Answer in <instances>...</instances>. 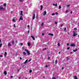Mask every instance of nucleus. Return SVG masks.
I'll return each instance as SVG.
<instances>
[{
  "mask_svg": "<svg viewBox=\"0 0 79 79\" xmlns=\"http://www.w3.org/2000/svg\"><path fill=\"white\" fill-rule=\"evenodd\" d=\"M19 79H21V77H19Z\"/></svg>",
  "mask_w": 79,
  "mask_h": 79,
  "instance_id": "obj_46",
  "label": "nucleus"
},
{
  "mask_svg": "<svg viewBox=\"0 0 79 79\" xmlns=\"http://www.w3.org/2000/svg\"><path fill=\"white\" fill-rule=\"evenodd\" d=\"M24 1V0H19V2H23Z\"/></svg>",
  "mask_w": 79,
  "mask_h": 79,
  "instance_id": "obj_23",
  "label": "nucleus"
},
{
  "mask_svg": "<svg viewBox=\"0 0 79 79\" xmlns=\"http://www.w3.org/2000/svg\"><path fill=\"white\" fill-rule=\"evenodd\" d=\"M70 46L71 47H76V46H75V44H71L70 45Z\"/></svg>",
  "mask_w": 79,
  "mask_h": 79,
  "instance_id": "obj_6",
  "label": "nucleus"
},
{
  "mask_svg": "<svg viewBox=\"0 0 79 79\" xmlns=\"http://www.w3.org/2000/svg\"><path fill=\"white\" fill-rule=\"evenodd\" d=\"M8 45V47H10V46H11V44H10V43H9Z\"/></svg>",
  "mask_w": 79,
  "mask_h": 79,
  "instance_id": "obj_15",
  "label": "nucleus"
},
{
  "mask_svg": "<svg viewBox=\"0 0 79 79\" xmlns=\"http://www.w3.org/2000/svg\"><path fill=\"white\" fill-rule=\"evenodd\" d=\"M13 21H14V22H15V19H13Z\"/></svg>",
  "mask_w": 79,
  "mask_h": 79,
  "instance_id": "obj_42",
  "label": "nucleus"
},
{
  "mask_svg": "<svg viewBox=\"0 0 79 79\" xmlns=\"http://www.w3.org/2000/svg\"><path fill=\"white\" fill-rule=\"evenodd\" d=\"M52 16H54L55 15V13H53L52 14Z\"/></svg>",
  "mask_w": 79,
  "mask_h": 79,
  "instance_id": "obj_31",
  "label": "nucleus"
},
{
  "mask_svg": "<svg viewBox=\"0 0 79 79\" xmlns=\"http://www.w3.org/2000/svg\"><path fill=\"white\" fill-rule=\"evenodd\" d=\"M31 37L32 38L33 40H35V38L33 36H31Z\"/></svg>",
  "mask_w": 79,
  "mask_h": 79,
  "instance_id": "obj_7",
  "label": "nucleus"
},
{
  "mask_svg": "<svg viewBox=\"0 0 79 79\" xmlns=\"http://www.w3.org/2000/svg\"><path fill=\"white\" fill-rule=\"evenodd\" d=\"M23 55H24L25 56V55H26V52H23Z\"/></svg>",
  "mask_w": 79,
  "mask_h": 79,
  "instance_id": "obj_13",
  "label": "nucleus"
},
{
  "mask_svg": "<svg viewBox=\"0 0 79 79\" xmlns=\"http://www.w3.org/2000/svg\"><path fill=\"white\" fill-rule=\"evenodd\" d=\"M25 52H27V55H31V53H30V52H29V51H28L27 49H25Z\"/></svg>",
  "mask_w": 79,
  "mask_h": 79,
  "instance_id": "obj_1",
  "label": "nucleus"
},
{
  "mask_svg": "<svg viewBox=\"0 0 79 79\" xmlns=\"http://www.w3.org/2000/svg\"><path fill=\"white\" fill-rule=\"evenodd\" d=\"M2 44H0V47H2Z\"/></svg>",
  "mask_w": 79,
  "mask_h": 79,
  "instance_id": "obj_29",
  "label": "nucleus"
},
{
  "mask_svg": "<svg viewBox=\"0 0 79 79\" xmlns=\"http://www.w3.org/2000/svg\"><path fill=\"white\" fill-rule=\"evenodd\" d=\"M74 30H75V31H76L77 30V29H76V28H75L74 29Z\"/></svg>",
  "mask_w": 79,
  "mask_h": 79,
  "instance_id": "obj_36",
  "label": "nucleus"
},
{
  "mask_svg": "<svg viewBox=\"0 0 79 79\" xmlns=\"http://www.w3.org/2000/svg\"><path fill=\"white\" fill-rule=\"evenodd\" d=\"M70 13H71V14H72L73 13V11H71L70 12Z\"/></svg>",
  "mask_w": 79,
  "mask_h": 79,
  "instance_id": "obj_47",
  "label": "nucleus"
},
{
  "mask_svg": "<svg viewBox=\"0 0 79 79\" xmlns=\"http://www.w3.org/2000/svg\"><path fill=\"white\" fill-rule=\"evenodd\" d=\"M5 54L4 55V56H6V55L7 54V53H6V52H5Z\"/></svg>",
  "mask_w": 79,
  "mask_h": 79,
  "instance_id": "obj_17",
  "label": "nucleus"
},
{
  "mask_svg": "<svg viewBox=\"0 0 79 79\" xmlns=\"http://www.w3.org/2000/svg\"><path fill=\"white\" fill-rule=\"evenodd\" d=\"M67 6H68V7H69L70 6V5L68 4V5H67Z\"/></svg>",
  "mask_w": 79,
  "mask_h": 79,
  "instance_id": "obj_28",
  "label": "nucleus"
},
{
  "mask_svg": "<svg viewBox=\"0 0 79 79\" xmlns=\"http://www.w3.org/2000/svg\"><path fill=\"white\" fill-rule=\"evenodd\" d=\"M14 43H15V41L13 40L12 41V44H14Z\"/></svg>",
  "mask_w": 79,
  "mask_h": 79,
  "instance_id": "obj_21",
  "label": "nucleus"
},
{
  "mask_svg": "<svg viewBox=\"0 0 79 79\" xmlns=\"http://www.w3.org/2000/svg\"><path fill=\"white\" fill-rule=\"evenodd\" d=\"M55 14H56V15H58V13L57 12H55Z\"/></svg>",
  "mask_w": 79,
  "mask_h": 79,
  "instance_id": "obj_40",
  "label": "nucleus"
},
{
  "mask_svg": "<svg viewBox=\"0 0 79 79\" xmlns=\"http://www.w3.org/2000/svg\"><path fill=\"white\" fill-rule=\"evenodd\" d=\"M32 59H29V60H28V61L29 62H30V61H31V60Z\"/></svg>",
  "mask_w": 79,
  "mask_h": 79,
  "instance_id": "obj_26",
  "label": "nucleus"
},
{
  "mask_svg": "<svg viewBox=\"0 0 79 79\" xmlns=\"http://www.w3.org/2000/svg\"><path fill=\"white\" fill-rule=\"evenodd\" d=\"M77 50H78V49L76 48L75 50H73V51L74 52H76Z\"/></svg>",
  "mask_w": 79,
  "mask_h": 79,
  "instance_id": "obj_8",
  "label": "nucleus"
},
{
  "mask_svg": "<svg viewBox=\"0 0 79 79\" xmlns=\"http://www.w3.org/2000/svg\"><path fill=\"white\" fill-rule=\"evenodd\" d=\"M52 79H56V78L55 77H53Z\"/></svg>",
  "mask_w": 79,
  "mask_h": 79,
  "instance_id": "obj_41",
  "label": "nucleus"
},
{
  "mask_svg": "<svg viewBox=\"0 0 79 79\" xmlns=\"http://www.w3.org/2000/svg\"><path fill=\"white\" fill-rule=\"evenodd\" d=\"M59 53H61V52H59Z\"/></svg>",
  "mask_w": 79,
  "mask_h": 79,
  "instance_id": "obj_64",
  "label": "nucleus"
},
{
  "mask_svg": "<svg viewBox=\"0 0 79 79\" xmlns=\"http://www.w3.org/2000/svg\"><path fill=\"white\" fill-rule=\"evenodd\" d=\"M14 27H16V26L15 25V24H14Z\"/></svg>",
  "mask_w": 79,
  "mask_h": 79,
  "instance_id": "obj_38",
  "label": "nucleus"
},
{
  "mask_svg": "<svg viewBox=\"0 0 79 79\" xmlns=\"http://www.w3.org/2000/svg\"><path fill=\"white\" fill-rule=\"evenodd\" d=\"M20 15L21 16H23V11H21Z\"/></svg>",
  "mask_w": 79,
  "mask_h": 79,
  "instance_id": "obj_14",
  "label": "nucleus"
},
{
  "mask_svg": "<svg viewBox=\"0 0 79 79\" xmlns=\"http://www.w3.org/2000/svg\"><path fill=\"white\" fill-rule=\"evenodd\" d=\"M74 79H77V76H74Z\"/></svg>",
  "mask_w": 79,
  "mask_h": 79,
  "instance_id": "obj_18",
  "label": "nucleus"
},
{
  "mask_svg": "<svg viewBox=\"0 0 79 79\" xmlns=\"http://www.w3.org/2000/svg\"><path fill=\"white\" fill-rule=\"evenodd\" d=\"M46 49H47V48H44L43 49V50H46Z\"/></svg>",
  "mask_w": 79,
  "mask_h": 79,
  "instance_id": "obj_35",
  "label": "nucleus"
},
{
  "mask_svg": "<svg viewBox=\"0 0 79 79\" xmlns=\"http://www.w3.org/2000/svg\"><path fill=\"white\" fill-rule=\"evenodd\" d=\"M66 29V28L65 27L64 28V31H65Z\"/></svg>",
  "mask_w": 79,
  "mask_h": 79,
  "instance_id": "obj_34",
  "label": "nucleus"
},
{
  "mask_svg": "<svg viewBox=\"0 0 79 79\" xmlns=\"http://www.w3.org/2000/svg\"><path fill=\"white\" fill-rule=\"evenodd\" d=\"M0 57H2V56H2V55H0Z\"/></svg>",
  "mask_w": 79,
  "mask_h": 79,
  "instance_id": "obj_45",
  "label": "nucleus"
},
{
  "mask_svg": "<svg viewBox=\"0 0 79 79\" xmlns=\"http://www.w3.org/2000/svg\"><path fill=\"white\" fill-rule=\"evenodd\" d=\"M69 48H70V47H69L67 48V50H69Z\"/></svg>",
  "mask_w": 79,
  "mask_h": 79,
  "instance_id": "obj_32",
  "label": "nucleus"
},
{
  "mask_svg": "<svg viewBox=\"0 0 79 79\" xmlns=\"http://www.w3.org/2000/svg\"><path fill=\"white\" fill-rule=\"evenodd\" d=\"M62 69H64V67H62Z\"/></svg>",
  "mask_w": 79,
  "mask_h": 79,
  "instance_id": "obj_51",
  "label": "nucleus"
},
{
  "mask_svg": "<svg viewBox=\"0 0 79 79\" xmlns=\"http://www.w3.org/2000/svg\"><path fill=\"white\" fill-rule=\"evenodd\" d=\"M29 33V30L28 31V34Z\"/></svg>",
  "mask_w": 79,
  "mask_h": 79,
  "instance_id": "obj_54",
  "label": "nucleus"
},
{
  "mask_svg": "<svg viewBox=\"0 0 79 79\" xmlns=\"http://www.w3.org/2000/svg\"><path fill=\"white\" fill-rule=\"evenodd\" d=\"M48 59H49V60H50V57H48Z\"/></svg>",
  "mask_w": 79,
  "mask_h": 79,
  "instance_id": "obj_55",
  "label": "nucleus"
},
{
  "mask_svg": "<svg viewBox=\"0 0 79 79\" xmlns=\"http://www.w3.org/2000/svg\"><path fill=\"white\" fill-rule=\"evenodd\" d=\"M3 6H6V3H4L3 4Z\"/></svg>",
  "mask_w": 79,
  "mask_h": 79,
  "instance_id": "obj_20",
  "label": "nucleus"
},
{
  "mask_svg": "<svg viewBox=\"0 0 79 79\" xmlns=\"http://www.w3.org/2000/svg\"><path fill=\"white\" fill-rule=\"evenodd\" d=\"M28 61V60L27 59L25 61V62H24L23 63V64H26V63H27V62Z\"/></svg>",
  "mask_w": 79,
  "mask_h": 79,
  "instance_id": "obj_9",
  "label": "nucleus"
},
{
  "mask_svg": "<svg viewBox=\"0 0 79 79\" xmlns=\"http://www.w3.org/2000/svg\"><path fill=\"white\" fill-rule=\"evenodd\" d=\"M35 14H34L33 17V19H35Z\"/></svg>",
  "mask_w": 79,
  "mask_h": 79,
  "instance_id": "obj_12",
  "label": "nucleus"
},
{
  "mask_svg": "<svg viewBox=\"0 0 79 79\" xmlns=\"http://www.w3.org/2000/svg\"><path fill=\"white\" fill-rule=\"evenodd\" d=\"M63 26V24H61V25H60L61 27H62Z\"/></svg>",
  "mask_w": 79,
  "mask_h": 79,
  "instance_id": "obj_33",
  "label": "nucleus"
},
{
  "mask_svg": "<svg viewBox=\"0 0 79 79\" xmlns=\"http://www.w3.org/2000/svg\"><path fill=\"white\" fill-rule=\"evenodd\" d=\"M54 23L55 24H57V22H55Z\"/></svg>",
  "mask_w": 79,
  "mask_h": 79,
  "instance_id": "obj_27",
  "label": "nucleus"
},
{
  "mask_svg": "<svg viewBox=\"0 0 79 79\" xmlns=\"http://www.w3.org/2000/svg\"><path fill=\"white\" fill-rule=\"evenodd\" d=\"M36 18H38V16H36Z\"/></svg>",
  "mask_w": 79,
  "mask_h": 79,
  "instance_id": "obj_59",
  "label": "nucleus"
},
{
  "mask_svg": "<svg viewBox=\"0 0 79 79\" xmlns=\"http://www.w3.org/2000/svg\"><path fill=\"white\" fill-rule=\"evenodd\" d=\"M67 45H69V43H67Z\"/></svg>",
  "mask_w": 79,
  "mask_h": 79,
  "instance_id": "obj_52",
  "label": "nucleus"
},
{
  "mask_svg": "<svg viewBox=\"0 0 79 79\" xmlns=\"http://www.w3.org/2000/svg\"><path fill=\"white\" fill-rule=\"evenodd\" d=\"M0 10H5V8L1 6H0Z\"/></svg>",
  "mask_w": 79,
  "mask_h": 79,
  "instance_id": "obj_3",
  "label": "nucleus"
},
{
  "mask_svg": "<svg viewBox=\"0 0 79 79\" xmlns=\"http://www.w3.org/2000/svg\"><path fill=\"white\" fill-rule=\"evenodd\" d=\"M32 72V70H29V73H31Z\"/></svg>",
  "mask_w": 79,
  "mask_h": 79,
  "instance_id": "obj_22",
  "label": "nucleus"
},
{
  "mask_svg": "<svg viewBox=\"0 0 79 79\" xmlns=\"http://www.w3.org/2000/svg\"><path fill=\"white\" fill-rule=\"evenodd\" d=\"M20 45H23V43H21V44H20Z\"/></svg>",
  "mask_w": 79,
  "mask_h": 79,
  "instance_id": "obj_53",
  "label": "nucleus"
},
{
  "mask_svg": "<svg viewBox=\"0 0 79 79\" xmlns=\"http://www.w3.org/2000/svg\"><path fill=\"white\" fill-rule=\"evenodd\" d=\"M73 37H75L76 35H77V33L76 34V32H75V31H73Z\"/></svg>",
  "mask_w": 79,
  "mask_h": 79,
  "instance_id": "obj_2",
  "label": "nucleus"
},
{
  "mask_svg": "<svg viewBox=\"0 0 79 79\" xmlns=\"http://www.w3.org/2000/svg\"><path fill=\"white\" fill-rule=\"evenodd\" d=\"M43 25H44V22H43V23L41 24V26H43Z\"/></svg>",
  "mask_w": 79,
  "mask_h": 79,
  "instance_id": "obj_24",
  "label": "nucleus"
},
{
  "mask_svg": "<svg viewBox=\"0 0 79 79\" xmlns=\"http://www.w3.org/2000/svg\"><path fill=\"white\" fill-rule=\"evenodd\" d=\"M58 62V60H55V63L56 64H57V62Z\"/></svg>",
  "mask_w": 79,
  "mask_h": 79,
  "instance_id": "obj_16",
  "label": "nucleus"
},
{
  "mask_svg": "<svg viewBox=\"0 0 79 79\" xmlns=\"http://www.w3.org/2000/svg\"><path fill=\"white\" fill-rule=\"evenodd\" d=\"M4 74L5 75H6V74H7V73L6 72V71H4Z\"/></svg>",
  "mask_w": 79,
  "mask_h": 79,
  "instance_id": "obj_11",
  "label": "nucleus"
},
{
  "mask_svg": "<svg viewBox=\"0 0 79 79\" xmlns=\"http://www.w3.org/2000/svg\"><path fill=\"white\" fill-rule=\"evenodd\" d=\"M55 6H57V4L56 3L55 4Z\"/></svg>",
  "mask_w": 79,
  "mask_h": 79,
  "instance_id": "obj_37",
  "label": "nucleus"
},
{
  "mask_svg": "<svg viewBox=\"0 0 79 79\" xmlns=\"http://www.w3.org/2000/svg\"><path fill=\"white\" fill-rule=\"evenodd\" d=\"M59 8L60 9H61V6H60L59 7Z\"/></svg>",
  "mask_w": 79,
  "mask_h": 79,
  "instance_id": "obj_25",
  "label": "nucleus"
},
{
  "mask_svg": "<svg viewBox=\"0 0 79 79\" xmlns=\"http://www.w3.org/2000/svg\"><path fill=\"white\" fill-rule=\"evenodd\" d=\"M42 35H44V33H42Z\"/></svg>",
  "mask_w": 79,
  "mask_h": 79,
  "instance_id": "obj_43",
  "label": "nucleus"
},
{
  "mask_svg": "<svg viewBox=\"0 0 79 79\" xmlns=\"http://www.w3.org/2000/svg\"><path fill=\"white\" fill-rule=\"evenodd\" d=\"M45 68H48V65H46L45 66Z\"/></svg>",
  "mask_w": 79,
  "mask_h": 79,
  "instance_id": "obj_30",
  "label": "nucleus"
},
{
  "mask_svg": "<svg viewBox=\"0 0 79 79\" xmlns=\"http://www.w3.org/2000/svg\"><path fill=\"white\" fill-rule=\"evenodd\" d=\"M10 77L11 78H13V76H11Z\"/></svg>",
  "mask_w": 79,
  "mask_h": 79,
  "instance_id": "obj_49",
  "label": "nucleus"
},
{
  "mask_svg": "<svg viewBox=\"0 0 79 79\" xmlns=\"http://www.w3.org/2000/svg\"><path fill=\"white\" fill-rule=\"evenodd\" d=\"M2 41H1V40H0V43H1Z\"/></svg>",
  "mask_w": 79,
  "mask_h": 79,
  "instance_id": "obj_61",
  "label": "nucleus"
},
{
  "mask_svg": "<svg viewBox=\"0 0 79 79\" xmlns=\"http://www.w3.org/2000/svg\"><path fill=\"white\" fill-rule=\"evenodd\" d=\"M48 35H51V36H53V34H52L50 33H48Z\"/></svg>",
  "mask_w": 79,
  "mask_h": 79,
  "instance_id": "obj_10",
  "label": "nucleus"
},
{
  "mask_svg": "<svg viewBox=\"0 0 79 79\" xmlns=\"http://www.w3.org/2000/svg\"><path fill=\"white\" fill-rule=\"evenodd\" d=\"M27 26L28 27H29V25H27Z\"/></svg>",
  "mask_w": 79,
  "mask_h": 79,
  "instance_id": "obj_58",
  "label": "nucleus"
},
{
  "mask_svg": "<svg viewBox=\"0 0 79 79\" xmlns=\"http://www.w3.org/2000/svg\"><path fill=\"white\" fill-rule=\"evenodd\" d=\"M28 46H30V45H31V43H28Z\"/></svg>",
  "mask_w": 79,
  "mask_h": 79,
  "instance_id": "obj_19",
  "label": "nucleus"
},
{
  "mask_svg": "<svg viewBox=\"0 0 79 79\" xmlns=\"http://www.w3.org/2000/svg\"><path fill=\"white\" fill-rule=\"evenodd\" d=\"M46 14H47V12L46 11V10H45V11H44V13L43 14L44 16L46 15Z\"/></svg>",
  "mask_w": 79,
  "mask_h": 79,
  "instance_id": "obj_5",
  "label": "nucleus"
},
{
  "mask_svg": "<svg viewBox=\"0 0 79 79\" xmlns=\"http://www.w3.org/2000/svg\"><path fill=\"white\" fill-rule=\"evenodd\" d=\"M71 54H73V52H70Z\"/></svg>",
  "mask_w": 79,
  "mask_h": 79,
  "instance_id": "obj_57",
  "label": "nucleus"
},
{
  "mask_svg": "<svg viewBox=\"0 0 79 79\" xmlns=\"http://www.w3.org/2000/svg\"><path fill=\"white\" fill-rule=\"evenodd\" d=\"M40 10H42V9L41 8Z\"/></svg>",
  "mask_w": 79,
  "mask_h": 79,
  "instance_id": "obj_63",
  "label": "nucleus"
},
{
  "mask_svg": "<svg viewBox=\"0 0 79 79\" xmlns=\"http://www.w3.org/2000/svg\"><path fill=\"white\" fill-rule=\"evenodd\" d=\"M65 12H66V13H68V11L66 10Z\"/></svg>",
  "mask_w": 79,
  "mask_h": 79,
  "instance_id": "obj_48",
  "label": "nucleus"
},
{
  "mask_svg": "<svg viewBox=\"0 0 79 79\" xmlns=\"http://www.w3.org/2000/svg\"><path fill=\"white\" fill-rule=\"evenodd\" d=\"M17 71H18V72H19V70H18Z\"/></svg>",
  "mask_w": 79,
  "mask_h": 79,
  "instance_id": "obj_60",
  "label": "nucleus"
},
{
  "mask_svg": "<svg viewBox=\"0 0 79 79\" xmlns=\"http://www.w3.org/2000/svg\"><path fill=\"white\" fill-rule=\"evenodd\" d=\"M23 17L22 16H21L20 17V18L19 19V21H20L21 20H23Z\"/></svg>",
  "mask_w": 79,
  "mask_h": 79,
  "instance_id": "obj_4",
  "label": "nucleus"
},
{
  "mask_svg": "<svg viewBox=\"0 0 79 79\" xmlns=\"http://www.w3.org/2000/svg\"><path fill=\"white\" fill-rule=\"evenodd\" d=\"M20 60H22V57H20Z\"/></svg>",
  "mask_w": 79,
  "mask_h": 79,
  "instance_id": "obj_50",
  "label": "nucleus"
},
{
  "mask_svg": "<svg viewBox=\"0 0 79 79\" xmlns=\"http://www.w3.org/2000/svg\"><path fill=\"white\" fill-rule=\"evenodd\" d=\"M15 43H18V41H16Z\"/></svg>",
  "mask_w": 79,
  "mask_h": 79,
  "instance_id": "obj_56",
  "label": "nucleus"
},
{
  "mask_svg": "<svg viewBox=\"0 0 79 79\" xmlns=\"http://www.w3.org/2000/svg\"><path fill=\"white\" fill-rule=\"evenodd\" d=\"M53 6H55V4H53Z\"/></svg>",
  "mask_w": 79,
  "mask_h": 79,
  "instance_id": "obj_62",
  "label": "nucleus"
},
{
  "mask_svg": "<svg viewBox=\"0 0 79 79\" xmlns=\"http://www.w3.org/2000/svg\"><path fill=\"white\" fill-rule=\"evenodd\" d=\"M60 43H58V44H57V45H58V46H60Z\"/></svg>",
  "mask_w": 79,
  "mask_h": 79,
  "instance_id": "obj_39",
  "label": "nucleus"
},
{
  "mask_svg": "<svg viewBox=\"0 0 79 79\" xmlns=\"http://www.w3.org/2000/svg\"><path fill=\"white\" fill-rule=\"evenodd\" d=\"M42 8H43V6H41V8H42Z\"/></svg>",
  "mask_w": 79,
  "mask_h": 79,
  "instance_id": "obj_44",
  "label": "nucleus"
}]
</instances>
